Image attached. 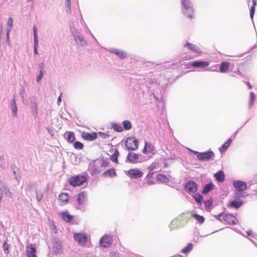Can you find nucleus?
<instances>
[{
  "instance_id": "14",
  "label": "nucleus",
  "mask_w": 257,
  "mask_h": 257,
  "mask_svg": "<svg viewBox=\"0 0 257 257\" xmlns=\"http://www.w3.org/2000/svg\"><path fill=\"white\" fill-rule=\"evenodd\" d=\"M243 203V201L238 198L237 199H235L234 200H233L231 201L229 204L227 205L228 207L230 208H238L240 207Z\"/></svg>"
},
{
  "instance_id": "4",
  "label": "nucleus",
  "mask_w": 257,
  "mask_h": 257,
  "mask_svg": "<svg viewBox=\"0 0 257 257\" xmlns=\"http://www.w3.org/2000/svg\"><path fill=\"white\" fill-rule=\"evenodd\" d=\"M125 146L128 150H136L138 148V142L135 138H128L125 141Z\"/></svg>"
},
{
  "instance_id": "49",
  "label": "nucleus",
  "mask_w": 257,
  "mask_h": 257,
  "mask_svg": "<svg viewBox=\"0 0 257 257\" xmlns=\"http://www.w3.org/2000/svg\"><path fill=\"white\" fill-rule=\"evenodd\" d=\"M190 151H191L194 155H197V156H199V154H200V152H198L197 151H193V150H190Z\"/></svg>"
},
{
  "instance_id": "20",
  "label": "nucleus",
  "mask_w": 257,
  "mask_h": 257,
  "mask_svg": "<svg viewBox=\"0 0 257 257\" xmlns=\"http://www.w3.org/2000/svg\"><path fill=\"white\" fill-rule=\"evenodd\" d=\"M102 175L104 177H112L116 176V173L115 172L114 169L111 168V169H108V170H106L105 171H104Z\"/></svg>"
},
{
  "instance_id": "9",
  "label": "nucleus",
  "mask_w": 257,
  "mask_h": 257,
  "mask_svg": "<svg viewBox=\"0 0 257 257\" xmlns=\"http://www.w3.org/2000/svg\"><path fill=\"white\" fill-rule=\"evenodd\" d=\"M233 185L238 191H243L247 188L246 183L242 181H234L233 182Z\"/></svg>"
},
{
  "instance_id": "58",
  "label": "nucleus",
  "mask_w": 257,
  "mask_h": 257,
  "mask_svg": "<svg viewBox=\"0 0 257 257\" xmlns=\"http://www.w3.org/2000/svg\"><path fill=\"white\" fill-rule=\"evenodd\" d=\"M238 193H236L235 194L234 197H238Z\"/></svg>"
},
{
  "instance_id": "46",
  "label": "nucleus",
  "mask_w": 257,
  "mask_h": 257,
  "mask_svg": "<svg viewBox=\"0 0 257 257\" xmlns=\"http://www.w3.org/2000/svg\"><path fill=\"white\" fill-rule=\"evenodd\" d=\"M43 75H44V74H43V71H42V70H41L40 71V74L37 77V78H36L37 81L39 82L41 80L42 77H43Z\"/></svg>"
},
{
  "instance_id": "39",
  "label": "nucleus",
  "mask_w": 257,
  "mask_h": 257,
  "mask_svg": "<svg viewBox=\"0 0 257 257\" xmlns=\"http://www.w3.org/2000/svg\"><path fill=\"white\" fill-rule=\"evenodd\" d=\"M194 198L195 199V201L200 203L201 204L202 203L203 198L202 195L200 194H197L195 196H194Z\"/></svg>"
},
{
  "instance_id": "22",
  "label": "nucleus",
  "mask_w": 257,
  "mask_h": 257,
  "mask_svg": "<svg viewBox=\"0 0 257 257\" xmlns=\"http://www.w3.org/2000/svg\"><path fill=\"white\" fill-rule=\"evenodd\" d=\"M230 66V63L228 62H222L220 65L219 70L221 73H226L227 72Z\"/></svg>"
},
{
  "instance_id": "40",
  "label": "nucleus",
  "mask_w": 257,
  "mask_h": 257,
  "mask_svg": "<svg viewBox=\"0 0 257 257\" xmlns=\"http://www.w3.org/2000/svg\"><path fill=\"white\" fill-rule=\"evenodd\" d=\"M3 248L6 253L8 254L9 253L10 246L6 241H5L3 243Z\"/></svg>"
},
{
  "instance_id": "53",
  "label": "nucleus",
  "mask_w": 257,
  "mask_h": 257,
  "mask_svg": "<svg viewBox=\"0 0 257 257\" xmlns=\"http://www.w3.org/2000/svg\"><path fill=\"white\" fill-rule=\"evenodd\" d=\"M153 173H151V174H148L146 177V178H149V177H151L152 178L153 177Z\"/></svg>"
},
{
  "instance_id": "29",
  "label": "nucleus",
  "mask_w": 257,
  "mask_h": 257,
  "mask_svg": "<svg viewBox=\"0 0 257 257\" xmlns=\"http://www.w3.org/2000/svg\"><path fill=\"white\" fill-rule=\"evenodd\" d=\"M13 24V19L12 18L10 17L8 19V24H7V32L8 35L10 33V31L12 29Z\"/></svg>"
},
{
  "instance_id": "50",
  "label": "nucleus",
  "mask_w": 257,
  "mask_h": 257,
  "mask_svg": "<svg viewBox=\"0 0 257 257\" xmlns=\"http://www.w3.org/2000/svg\"><path fill=\"white\" fill-rule=\"evenodd\" d=\"M180 221L179 219H174L173 221H172V223H174V224H178V223H179Z\"/></svg>"
},
{
  "instance_id": "8",
  "label": "nucleus",
  "mask_w": 257,
  "mask_h": 257,
  "mask_svg": "<svg viewBox=\"0 0 257 257\" xmlns=\"http://www.w3.org/2000/svg\"><path fill=\"white\" fill-rule=\"evenodd\" d=\"M112 238L109 235H105L99 240V244L103 247H108L111 244Z\"/></svg>"
},
{
  "instance_id": "52",
  "label": "nucleus",
  "mask_w": 257,
  "mask_h": 257,
  "mask_svg": "<svg viewBox=\"0 0 257 257\" xmlns=\"http://www.w3.org/2000/svg\"><path fill=\"white\" fill-rule=\"evenodd\" d=\"M42 198V195H41L40 196H37V200L40 201Z\"/></svg>"
},
{
  "instance_id": "11",
  "label": "nucleus",
  "mask_w": 257,
  "mask_h": 257,
  "mask_svg": "<svg viewBox=\"0 0 257 257\" xmlns=\"http://www.w3.org/2000/svg\"><path fill=\"white\" fill-rule=\"evenodd\" d=\"M26 253L28 257H37L36 248L34 244H30L27 246Z\"/></svg>"
},
{
  "instance_id": "28",
  "label": "nucleus",
  "mask_w": 257,
  "mask_h": 257,
  "mask_svg": "<svg viewBox=\"0 0 257 257\" xmlns=\"http://www.w3.org/2000/svg\"><path fill=\"white\" fill-rule=\"evenodd\" d=\"M192 217L197 220L200 223H203L204 222L205 218L203 216L197 214H193Z\"/></svg>"
},
{
  "instance_id": "44",
  "label": "nucleus",
  "mask_w": 257,
  "mask_h": 257,
  "mask_svg": "<svg viewBox=\"0 0 257 257\" xmlns=\"http://www.w3.org/2000/svg\"><path fill=\"white\" fill-rule=\"evenodd\" d=\"M109 165V162L106 160H102L101 166L102 167H106Z\"/></svg>"
},
{
  "instance_id": "15",
  "label": "nucleus",
  "mask_w": 257,
  "mask_h": 257,
  "mask_svg": "<svg viewBox=\"0 0 257 257\" xmlns=\"http://www.w3.org/2000/svg\"><path fill=\"white\" fill-rule=\"evenodd\" d=\"M60 215L62 219L67 222H70L74 218L73 216L70 215L68 211L61 212Z\"/></svg>"
},
{
  "instance_id": "3",
  "label": "nucleus",
  "mask_w": 257,
  "mask_h": 257,
  "mask_svg": "<svg viewBox=\"0 0 257 257\" xmlns=\"http://www.w3.org/2000/svg\"><path fill=\"white\" fill-rule=\"evenodd\" d=\"M74 238L79 245L82 246L85 245L88 240V235L85 233H75Z\"/></svg>"
},
{
  "instance_id": "13",
  "label": "nucleus",
  "mask_w": 257,
  "mask_h": 257,
  "mask_svg": "<svg viewBox=\"0 0 257 257\" xmlns=\"http://www.w3.org/2000/svg\"><path fill=\"white\" fill-rule=\"evenodd\" d=\"M58 200L60 202V205H64L69 202V196L66 193H62L59 195Z\"/></svg>"
},
{
  "instance_id": "51",
  "label": "nucleus",
  "mask_w": 257,
  "mask_h": 257,
  "mask_svg": "<svg viewBox=\"0 0 257 257\" xmlns=\"http://www.w3.org/2000/svg\"><path fill=\"white\" fill-rule=\"evenodd\" d=\"M246 84H247V85L248 86L249 89H251L252 88V86L250 84L249 82H246Z\"/></svg>"
},
{
  "instance_id": "6",
  "label": "nucleus",
  "mask_w": 257,
  "mask_h": 257,
  "mask_svg": "<svg viewBox=\"0 0 257 257\" xmlns=\"http://www.w3.org/2000/svg\"><path fill=\"white\" fill-rule=\"evenodd\" d=\"M126 174L133 179H138L143 176V172L139 169H133L128 170Z\"/></svg>"
},
{
  "instance_id": "19",
  "label": "nucleus",
  "mask_w": 257,
  "mask_h": 257,
  "mask_svg": "<svg viewBox=\"0 0 257 257\" xmlns=\"http://www.w3.org/2000/svg\"><path fill=\"white\" fill-rule=\"evenodd\" d=\"M184 47H188L189 49V50H190L195 53H197L198 54L201 53V51L200 50L198 46H197L196 45H194L193 44L190 43L189 42H187L184 45Z\"/></svg>"
},
{
  "instance_id": "36",
  "label": "nucleus",
  "mask_w": 257,
  "mask_h": 257,
  "mask_svg": "<svg viewBox=\"0 0 257 257\" xmlns=\"http://www.w3.org/2000/svg\"><path fill=\"white\" fill-rule=\"evenodd\" d=\"M123 127L124 130H128L132 128V123L128 120H124L122 122Z\"/></svg>"
},
{
  "instance_id": "42",
  "label": "nucleus",
  "mask_w": 257,
  "mask_h": 257,
  "mask_svg": "<svg viewBox=\"0 0 257 257\" xmlns=\"http://www.w3.org/2000/svg\"><path fill=\"white\" fill-rule=\"evenodd\" d=\"M113 128L118 132H121L122 131V127L118 124L113 125Z\"/></svg>"
},
{
  "instance_id": "45",
  "label": "nucleus",
  "mask_w": 257,
  "mask_h": 257,
  "mask_svg": "<svg viewBox=\"0 0 257 257\" xmlns=\"http://www.w3.org/2000/svg\"><path fill=\"white\" fill-rule=\"evenodd\" d=\"M98 135L99 136V137L100 138H101L102 139H106V138H108V137H109L108 135L103 133H102V132H99L98 133Z\"/></svg>"
},
{
  "instance_id": "25",
  "label": "nucleus",
  "mask_w": 257,
  "mask_h": 257,
  "mask_svg": "<svg viewBox=\"0 0 257 257\" xmlns=\"http://www.w3.org/2000/svg\"><path fill=\"white\" fill-rule=\"evenodd\" d=\"M184 14L186 17H187L191 20L195 18L194 13L192 8L189 9V10L185 11L184 12Z\"/></svg>"
},
{
  "instance_id": "27",
  "label": "nucleus",
  "mask_w": 257,
  "mask_h": 257,
  "mask_svg": "<svg viewBox=\"0 0 257 257\" xmlns=\"http://www.w3.org/2000/svg\"><path fill=\"white\" fill-rule=\"evenodd\" d=\"M67 133L68 134L67 138V142L69 143H73L75 139V136L74 133L72 132H68Z\"/></svg>"
},
{
  "instance_id": "32",
  "label": "nucleus",
  "mask_w": 257,
  "mask_h": 257,
  "mask_svg": "<svg viewBox=\"0 0 257 257\" xmlns=\"http://www.w3.org/2000/svg\"><path fill=\"white\" fill-rule=\"evenodd\" d=\"M182 4L184 8L185 9V11L189 10V9L192 8L190 2L188 0H183L182 1Z\"/></svg>"
},
{
  "instance_id": "31",
  "label": "nucleus",
  "mask_w": 257,
  "mask_h": 257,
  "mask_svg": "<svg viewBox=\"0 0 257 257\" xmlns=\"http://www.w3.org/2000/svg\"><path fill=\"white\" fill-rule=\"evenodd\" d=\"M193 244L192 243H189L186 247L182 249V252L184 253H188L193 248Z\"/></svg>"
},
{
  "instance_id": "17",
  "label": "nucleus",
  "mask_w": 257,
  "mask_h": 257,
  "mask_svg": "<svg viewBox=\"0 0 257 257\" xmlns=\"http://www.w3.org/2000/svg\"><path fill=\"white\" fill-rule=\"evenodd\" d=\"M140 156L138 154L130 153L127 155V159L131 163H136L139 159Z\"/></svg>"
},
{
  "instance_id": "21",
  "label": "nucleus",
  "mask_w": 257,
  "mask_h": 257,
  "mask_svg": "<svg viewBox=\"0 0 257 257\" xmlns=\"http://www.w3.org/2000/svg\"><path fill=\"white\" fill-rule=\"evenodd\" d=\"M217 181L222 182L225 180V175L222 171H219L214 175Z\"/></svg>"
},
{
  "instance_id": "10",
  "label": "nucleus",
  "mask_w": 257,
  "mask_h": 257,
  "mask_svg": "<svg viewBox=\"0 0 257 257\" xmlns=\"http://www.w3.org/2000/svg\"><path fill=\"white\" fill-rule=\"evenodd\" d=\"M87 200V193L82 191L79 193L77 196V202L79 205H83L85 204Z\"/></svg>"
},
{
  "instance_id": "35",
  "label": "nucleus",
  "mask_w": 257,
  "mask_h": 257,
  "mask_svg": "<svg viewBox=\"0 0 257 257\" xmlns=\"http://www.w3.org/2000/svg\"><path fill=\"white\" fill-rule=\"evenodd\" d=\"M252 3H253V6L251 7L250 10V18L251 19H253V15H254V12H255V8L257 5L256 0H253Z\"/></svg>"
},
{
  "instance_id": "23",
  "label": "nucleus",
  "mask_w": 257,
  "mask_h": 257,
  "mask_svg": "<svg viewBox=\"0 0 257 257\" xmlns=\"http://www.w3.org/2000/svg\"><path fill=\"white\" fill-rule=\"evenodd\" d=\"M232 143V139L231 138L228 139L227 141L224 143L222 146L219 148V151L221 153H223L226 151L228 148L229 147Z\"/></svg>"
},
{
  "instance_id": "30",
  "label": "nucleus",
  "mask_w": 257,
  "mask_h": 257,
  "mask_svg": "<svg viewBox=\"0 0 257 257\" xmlns=\"http://www.w3.org/2000/svg\"><path fill=\"white\" fill-rule=\"evenodd\" d=\"M113 52L117 55L120 58H124L126 56V54L122 51H120L117 49H114Z\"/></svg>"
},
{
  "instance_id": "56",
  "label": "nucleus",
  "mask_w": 257,
  "mask_h": 257,
  "mask_svg": "<svg viewBox=\"0 0 257 257\" xmlns=\"http://www.w3.org/2000/svg\"><path fill=\"white\" fill-rule=\"evenodd\" d=\"M168 166V164L167 163H165L164 165V168H167Z\"/></svg>"
},
{
  "instance_id": "54",
  "label": "nucleus",
  "mask_w": 257,
  "mask_h": 257,
  "mask_svg": "<svg viewBox=\"0 0 257 257\" xmlns=\"http://www.w3.org/2000/svg\"><path fill=\"white\" fill-rule=\"evenodd\" d=\"M58 102H60L61 101V96L60 95L58 98Z\"/></svg>"
},
{
  "instance_id": "24",
  "label": "nucleus",
  "mask_w": 257,
  "mask_h": 257,
  "mask_svg": "<svg viewBox=\"0 0 257 257\" xmlns=\"http://www.w3.org/2000/svg\"><path fill=\"white\" fill-rule=\"evenodd\" d=\"M157 180L162 183H167L169 181V179L164 175L159 174L157 176Z\"/></svg>"
},
{
  "instance_id": "5",
  "label": "nucleus",
  "mask_w": 257,
  "mask_h": 257,
  "mask_svg": "<svg viewBox=\"0 0 257 257\" xmlns=\"http://www.w3.org/2000/svg\"><path fill=\"white\" fill-rule=\"evenodd\" d=\"M215 155L212 151H208L203 153H200L199 156H197L198 160L201 161H209L211 159H213Z\"/></svg>"
},
{
  "instance_id": "7",
  "label": "nucleus",
  "mask_w": 257,
  "mask_h": 257,
  "mask_svg": "<svg viewBox=\"0 0 257 257\" xmlns=\"http://www.w3.org/2000/svg\"><path fill=\"white\" fill-rule=\"evenodd\" d=\"M185 190L188 193H194L197 191V184L193 181L188 182L185 187Z\"/></svg>"
},
{
  "instance_id": "55",
  "label": "nucleus",
  "mask_w": 257,
  "mask_h": 257,
  "mask_svg": "<svg viewBox=\"0 0 257 257\" xmlns=\"http://www.w3.org/2000/svg\"><path fill=\"white\" fill-rule=\"evenodd\" d=\"M17 107L15 106V108H13V111L16 113L17 112Z\"/></svg>"
},
{
  "instance_id": "34",
  "label": "nucleus",
  "mask_w": 257,
  "mask_h": 257,
  "mask_svg": "<svg viewBox=\"0 0 257 257\" xmlns=\"http://www.w3.org/2000/svg\"><path fill=\"white\" fill-rule=\"evenodd\" d=\"M213 185L212 184H208L205 186L204 188L202 190V193L205 194L208 193L211 189H212Z\"/></svg>"
},
{
  "instance_id": "48",
  "label": "nucleus",
  "mask_w": 257,
  "mask_h": 257,
  "mask_svg": "<svg viewBox=\"0 0 257 257\" xmlns=\"http://www.w3.org/2000/svg\"><path fill=\"white\" fill-rule=\"evenodd\" d=\"M155 183L154 182L153 180H148L146 181V182L145 183H144V185H153Z\"/></svg>"
},
{
  "instance_id": "18",
  "label": "nucleus",
  "mask_w": 257,
  "mask_h": 257,
  "mask_svg": "<svg viewBox=\"0 0 257 257\" xmlns=\"http://www.w3.org/2000/svg\"><path fill=\"white\" fill-rule=\"evenodd\" d=\"M209 63L207 61H195L191 63V66L194 67L205 68L207 67Z\"/></svg>"
},
{
  "instance_id": "33",
  "label": "nucleus",
  "mask_w": 257,
  "mask_h": 257,
  "mask_svg": "<svg viewBox=\"0 0 257 257\" xmlns=\"http://www.w3.org/2000/svg\"><path fill=\"white\" fill-rule=\"evenodd\" d=\"M159 167V163L158 161L153 162L148 167L150 171H153L155 169H158Z\"/></svg>"
},
{
  "instance_id": "41",
  "label": "nucleus",
  "mask_w": 257,
  "mask_h": 257,
  "mask_svg": "<svg viewBox=\"0 0 257 257\" xmlns=\"http://www.w3.org/2000/svg\"><path fill=\"white\" fill-rule=\"evenodd\" d=\"M33 29L34 32V41H37V40H38L37 27L36 26H34Z\"/></svg>"
},
{
  "instance_id": "1",
  "label": "nucleus",
  "mask_w": 257,
  "mask_h": 257,
  "mask_svg": "<svg viewBox=\"0 0 257 257\" xmlns=\"http://www.w3.org/2000/svg\"><path fill=\"white\" fill-rule=\"evenodd\" d=\"M215 218L220 221H224L227 223L231 225H235L237 222V220L235 216L231 214H223L220 213L218 215L215 216Z\"/></svg>"
},
{
  "instance_id": "47",
  "label": "nucleus",
  "mask_w": 257,
  "mask_h": 257,
  "mask_svg": "<svg viewBox=\"0 0 257 257\" xmlns=\"http://www.w3.org/2000/svg\"><path fill=\"white\" fill-rule=\"evenodd\" d=\"M38 46V40H37V41H34V52L36 54H38V52H37Z\"/></svg>"
},
{
  "instance_id": "57",
  "label": "nucleus",
  "mask_w": 257,
  "mask_h": 257,
  "mask_svg": "<svg viewBox=\"0 0 257 257\" xmlns=\"http://www.w3.org/2000/svg\"><path fill=\"white\" fill-rule=\"evenodd\" d=\"M66 3L67 4L68 6H69L70 4V0H66Z\"/></svg>"
},
{
  "instance_id": "43",
  "label": "nucleus",
  "mask_w": 257,
  "mask_h": 257,
  "mask_svg": "<svg viewBox=\"0 0 257 257\" xmlns=\"http://www.w3.org/2000/svg\"><path fill=\"white\" fill-rule=\"evenodd\" d=\"M204 204L206 208H210L212 205V202L211 200H206L204 201Z\"/></svg>"
},
{
  "instance_id": "38",
  "label": "nucleus",
  "mask_w": 257,
  "mask_h": 257,
  "mask_svg": "<svg viewBox=\"0 0 257 257\" xmlns=\"http://www.w3.org/2000/svg\"><path fill=\"white\" fill-rule=\"evenodd\" d=\"M74 147L77 150H82L84 147V145L82 143L76 141L74 143Z\"/></svg>"
},
{
  "instance_id": "37",
  "label": "nucleus",
  "mask_w": 257,
  "mask_h": 257,
  "mask_svg": "<svg viewBox=\"0 0 257 257\" xmlns=\"http://www.w3.org/2000/svg\"><path fill=\"white\" fill-rule=\"evenodd\" d=\"M255 97L254 93L252 92H251L250 93V98H249V101L248 102V107H251L253 105Z\"/></svg>"
},
{
  "instance_id": "16",
  "label": "nucleus",
  "mask_w": 257,
  "mask_h": 257,
  "mask_svg": "<svg viewBox=\"0 0 257 257\" xmlns=\"http://www.w3.org/2000/svg\"><path fill=\"white\" fill-rule=\"evenodd\" d=\"M154 150L155 148L152 144L146 142L145 147L142 151V152L144 154L152 153H153Z\"/></svg>"
},
{
  "instance_id": "12",
  "label": "nucleus",
  "mask_w": 257,
  "mask_h": 257,
  "mask_svg": "<svg viewBox=\"0 0 257 257\" xmlns=\"http://www.w3.org/2000/svg\"><path fill=\"white\" fill-rule=\"evenodd\" d=\"M81 137L85 140L92 141L97 138V134L95 132L91 134L83 132L81 135Z\"/></svg>"
},
{
  "instance_id": "2",
  "label": "nucleus",
  "mask_w": 257,
  "mask_h": 257,
  "mask_svg": "<svg viewBox=\"0 0 257 257\" xmlns=\"http://www.w3.org/2000/svg\"><path fill=\"white\" fill-rule=\"evenodd\" d=\"M87 180V177L84 175H75L69 178V183L71 186L77 187L83 185Z\"/></svg>"
},
{
  "instance_id": "26",
  "label": "nucleus",
  "mask_w": 257,
  "mask_h": 257,
  "mask_svg": "<svg viewBox=\"0 0 257 257\" xmlns=\"http://www.w3.org/2000/svg\"><path fill=\"white\" fill-rule=\"evenodd\" d=\"M119 156V152L117 150H115L114 153L110 156V160L117 164L118 163L117 158Z\"/></svg>"
}]
</instances>
